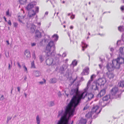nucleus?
<instances>
[{"mask_svg": "<svg viewBox=\"0 0 124 124\" xmlns=\"http://www.w3.org/2000/svg\"><path fill=\"white\" fill-rule=\"evenodd\" d=\"M17 89L19 93H20V88L19 87H17Z\"/></svg>", "mask_w": 124, "mask_h": 124, "instance_id": "3c124183", "label": "nucleus"}, {"mask_svg": "<svg viewBox=\"0 0 124 124\" xmlns=\"http://www.w3.org/2000/svg\"><path fill=\"white\" fill-rule=\"evenodd\" d=\"M49 39H42L41 41H40L39 43L38 44V46H41L43 45V42H44L45 43H46L48 42Z\"/></svg>", "mask_w": 124, "mask_h": 124, "instance_id": "2eb2a0df", "label": "nucleus"}, {"mask_svg": "<svg viewBox=\"0 0 124 124\" xmlns=\"http://www.w3.org/2000/svg\"><path fill=\"white\" fill-rule=\"evenodd\" d=\"M70 18L72 19H74L75 17V15L72 14V16L70 17Z\"/></svg>", "mask_w": 124, "mask_h": 124, "instance_id": "49530a36", "label": "nucleus"}, {"mask_svg": "<svg viewBox=\"0 0 124 124\" xmlns=\"http://www.w3.org/2000/svg\"><path fill=\"white\" fill-rule=\"evenodd\" d=\"M99 67L100 68V69H101V68H102V66L101 65V64H99Z\"/></svg>", "mask_w": 124, "mask_h": 124, "instance_id": "864d4df0", "label": "nucleus"}, {"mask_svg": "<svg viewBox=\"0 0 124 124\" xmlns=\"http://www.w3.org/2000/svg\"><path fill=\"white\" fill-rule=\"evenodd\" d=\"M43 80H44V82H43V81H41V82H39V83L40 84H43L44 83H45L46 82V80L45 79H43Z\"/></svg>", "mask_w": 124, "mask_h": 124, "instance_id": "a19ab883", "label": "nucleus"}, {"mask_svg": "<svg viewBox=\"0 0 124 124\" xmlns=\"http://www.w3.org/2000/svg\"><path fill=\"white\" fill-rule=\"evenodd\" d=\"M67 33V34H68V35L70 37V33H69V32H68Z\"/></svg>", "mask_w": 124, "mask_h": 124, "instance_id": "bf43d9fd", "label": "nucleus"}, {"mask_svg": "<svg viewBox=\"0 0 124 124\" xmlns=\"http://www.w3.org/2000/svg\"><path fill=\"white\" fill-rule=\"evenodd\" d=\"M106 93V89H103L101 90L100 93L97 95V97H101L104 95Z\"/></svg>", "mask_w": 124, "mask_h": 124, "instance_id": "ddd939ff", "label": "nucleus"}, {"mask_svg": "<svg viewBox=\"0 0 124 124\" xmlns=\"http://www.w3.org/2000/svg\"><path fill=\"white\" fill-rule=\"evenodd\" d=\"M32 56L33 58L34 59H36V57L35 56V54L34 52L32 54Z\"/></svg>", "mask_w": 124, "mask_h": 124, "instance_id": "58836bf2", "label": "nucleus"}, {"mask_svg": "<svg viewBox=\"0 0 124 124\" xmlns=\"http://www.w3.org/2000/svg\"><path fill=\"white\" fill-rule=\"evenodd\" d=\"M13 24L15 27H17L18 25V24L17 23L14 22L13 23Z\"/></svg>", "mask_w": 124, "mask_h": 124, "instance_id": "c9c22d12", "label": "nucleus"}, {"mask_svg": "<svg viewBox=\"0 0 124 124\" xmlns=\"http://www.w3.org/2000/svg\"><path fill=\"white\" fill-rule=\"evenodd\" d=\"M34 74L36 77H39L41 75V73L38 71H36L34 72Z\"/></svg>", "mask_w": 124, "mask_h": 124, "instance_id": "5701e85b", "label": "nucleus"}, {"mask_svg": "<svg viewBox=\"0 0 124 124\" xmlns=\"http://www.w3.org/2000/svg\"><path fill=\"white\" fill-rule=\"evenodd\" d=\"M108 77L110 79H113L115 76L114 74L112 73H109L108 74Z\"/></svg>", "mask_w": 124, "mask_h": 124, "instance_id": "6ab92c4d", "label": "nucleus"}, {"mask_svg": "<svg viewBox=\"0 0 124 124\" xmlns=\"http://www.w3.org/2000/svg\"><path fill=\"white\" fill-rule=\"evenodd\" d=\"M12 66H10V64L9 63L8 64V69L9 70H10L11 69V68L12 67Z\"/></svg>", "mask_w": 124, "mask_h": 124, "instance_id": "09e8293b", "label": "nucleus"}, {"mask_svg": "<svg viewBox=\"0 0 124 124\" xmlns=\"http://www.w3.org/2000/svg\"><path fill=\"white\" fill-rule=\"evenodd\" d=\"M106 82V80L104 78H100L97 81V83L99 85H104Z\"/></svg>", "mask_w": 124, "mask_h": 124, "instance_id": "1a4fd4ad", "label": "nucleus"}, {"mask_svg": "<svg viewBox=\"0 0 124 124\" xmlns=\"http://www.w3.org/2000/svg\"><path fill=\"white\" fill-rule=\"evenodd\" d=\"M82 50L83 51H84L85 50V48H86L87 46V45L86 43H85L84 42H82Z\"/></svg>", "mask_w": 124, "mask_h": 124, "instance_id": "b1692460", "label": "nucleus"}, {"mask_svg": "<svg viewBox=\"0 0 124 124\" xmlns=\"http://www.w3.org/2000/svg\"><path fill=\"white\" fill-rule=\"evenodd\" d=\"M77 61L76 60H74L72 62L71 64L74 66H75L77 65Z\"/></svg>", "mask_w": 124, "mask_h": 124, "instance_id": "2f4dec72", "label": "nucleus"}, {"mask_svg": "<svg viewBox=\"0 0 124 124\" xmlns=\"http://www.w3.org/2000/svg\"><path fill=\"white\" fill-rule=\"evenodd\" d=\"M27 79V77L25 76H24V80L25 81H26V79Z\"/></svg>", "mask_w": 124, "mask_h": 124, "instance_id": "603ef678", "label": "nucleus"}, {"mask_svg": "<svg viewBox=\"0 0 124 124\" xmlns=\"http://www.w3.org/2000/svg\"><path fill=\"white\" fill-rule=\"evenodd\" d=\"M5 99V98L4 95L0 94V101H3Z\"/></svg>", "mask_w": 124, "mask_h": 124, "instance_id": "c85d7f7f", "label": "nucleus"}, {"mask_svg": "<svg viewBox=\"0 0 124 124\" xmlns=\"http://www.w3.org/2000/svg\"><path fill=\"white\" fill-rule=\"evenodd\" d=\"M93 114L91 111L90 112H88L85 116L87 118H89L91 117L92 115Z\"/></svg>", "mask_w": 124, "mask_h": 124, "instance_id": "393cba45", "label": "nucleus"}, {"mask_svg": "<svg viewBox=\"0 0 124 124\" xmlns=\"http://www.w3.org/2000/svg\"><path fill=\"white\" fill-rule=\"evenodd\" d=\"M8 24L10 25L11 26V21L10 20H9L8 22Z\"/></svg>", "mask_w": 124, "mask_h": 124, "instance_id": "a18cd8bd", "label": "nucleus"}, {"mask_svg": "<svg viewBox=\"0 0 124 124\" xmlns=\"http://www.w3.org/2000/svg\"><path fill=\"white\" fill-rule=\"evenodd\" d=\"M18 19L19 22L21 23H22L23 24H24V23L22 22L21 19H23L24 18L25 16V15L24 14V15H22L20 14V13H19L18 14Z\"/></svg>", "mask_w": 124, "mask_h": 124, "instance_id": "9d476101", "label": "nucleus"}, {"mask_svg": "<svg viewBox=\"0 0 124 124\" xmlns=\"http://www.w3.org/2000/svg\"><path fill=\"white\" fill-rule=\"evenodd\" d=\"M31 68H35L34 61L31 63Z\"/></svg>", "mask_w": 124, "mask_h": 124, "instance_id": "473e14b6", "label": "nucleus"}, {"mask_svg": "<svg viewBox=\"0 0 124 124\" xmlns=\"http://www.w3.org/2000/svg\"><path fill=\"white\" fill-rule=\"evenodd\" d=\"M4 19H5V21L6 22H7V20H6V18L5 17H4Z\"/></svg>", "mask_w": 124, "mask_h": 124, "instance_id": "052dcab7", "label": "nucleus"}, {"mask_svg": "<svg viewBox=\"0 0 124 124\" xmlns=\"http://www.w3.org/2000/svg\"><path fill=\"white\" fill-rule=\"evenodd\" d=\"M110 96L109 95H106L104 97L102 100H101L99 102V105L102 107H104L105 105L104 106L103 104L104 103V101H106L108 100L110 98Z\"/></svg>", "mask_w": 124, "mask_h": 124, "instance_id": "0eeeda50", "label": "nucleus"}, {"mask_svg": "<svg viewBox=\"0 0 124 124\" xmlns=\"http://www.w3.org/2000/svg\"><path fill=\"white\" fill-rule=\"evenodd\" d=\"M71 15V13H69L68 14V15L69 16H70Z\"/></svg>", "mask_w": 124, "mask_h": 124, "instance_id": "774afa93", "label": "nucleus"}, {"mask_svg": "<svg viewBox=\"0 0 124 124\" xmlns=\"http://www.w3.org/2000/svg\"><path fill=\"white\" fill-rule=\"evenodd\" d=\"M61 55L60 54H58L56 55V57L58 58H59V57L61 56Z\"/></svg>", "mask_w": 124, "mask_h": 124, "instance_id": "de8ad7c7", "label": "nucleus"}, {"mask_svg": "<svg viewBox=\"0 0 124 124\" xmlns=\"http://www.w3.org/2000/svg\"><path fill=\"white\" fill-rule=\"evenodd\" d=\"M6 15H9V12L8 10V11L6 12Z\"/></svg>", "mask_w": 124, "mask_h": 124, "instance_id": "8fccbe9b", "label": "nucleus"}, {"mask_svg": "<svg viewBox=\"0 0 124 124\" xmlns=\"http://www.w3.org/2000/svg\"><path fill=\"white\" fill-rule=\"evenodd\" d=\"M52 38L54 41H56L58 39V36L57 34H54L52 36Z\"/></svg>", "mask_w": 124, "mask_h": 124, "instance_id": "4be33fe9", "label": "nucleus"}, {"mask_svg": "<svg viewBox=\"0 0 124 124\" xmlns=\"http://www.w3.org/2000/svg\"><path fill=\"white\" fill-rule=\"evenodd\" d=\"M94 95L92 93H89L87 95L88 100L90 101L94 97Z\"/></svg>", "mask_w": 124, "mask_h": 124, "instance_id": "f3484780", "label": "nucleus"}, {"mask_svg": "<svg viewBox=\"0 0 124 124\" xmlns=\"http://www.w3.org/2000/svg\"><path fill=\"white\" fill-rule=\"evenodd\" d=\"M99 107L96 105L94 106L92 109L91 112H92L94 114L93 118H95L97 117V115L98 114L101 112V109H100L98 112L97 111L99 110Z\"/></svg>", "mask_w": 124, "mask_h": 124, "instance_id": "20e7f679", "label": "nucleus"}, {"mask_svg": "<svg viewBox=\"0 0 124 124\" xmlns=\"http://www.w3.org/2000/svg\"><path fill=\"white\" fill-rule=\"evenodd\" d=\"M118 57L124 60V47H120L119 52V57Z\"/></svg>", "mask_w": 124, "mask_h": 124, "instance_id": "6e6552de", "label": "nucleus"}, {"mask_svg": "<svg viewBox=\"0 0 124 124\" xmlns=\"http://www.w3.org/2000/svg\"><path fill=\"white\" fill-rule=\"evenodd\" d=\"M36 5V3L35 1L31 2L28 4L26 7L27 9L29 11L28 16L30 18H33L36 13L39 12V7H38L35 8V11L34 9L31 10Z\"/></svg>", "mask_w": 124, "mask_h": 124, "instance_id": "7ed1b4c3", "label": "nucleus"}, {"mask_svg": "<svg viewBox=\"0 0 124 124\" xmlns=\"http://www.w3.org/2000/svg\"><path fill=\"white\" fill-rule=\"evenodd\" d=\"M31 26L30 28L31 29V32H34L36 29V26L34 24H31Z\"/></svg>", "mask_w": 124, "mask_h": 124, "instance_id": "a211bd4d", "label": "nucleus"}, {"mask_svg": "<svg viewBox=\"0 0 124 124\" xmlns=\"http://www.w3.org/2000/svg\"><path fill=\"white\" fill-rule=\"evenodd\" d=\"M11 93L12 94V91L13 90V88H11Z\"/></svg>", "mask_w": 124, "mask_h": 124, "instance_id": "e2e57ef3", "label": "nucleus"}, {"mask_svg": "<svg viewBox=\"0 0 124 124\" xmlns=\"http://www.w3.org/2000/svg\"><path fill=\"white\" fill-rule=\"evenodd\" d=\"M122 40L124 42V38H123L122 37Z\"/></svg>", "mask_w": 124, "mask_h": 124, "instance_id": "69168bd1", "label": "nucleus"}, {"mask_svg": "<svg viewBox=\"0 0 124 124\" xmlns=\"http://www.w3.org/2000/svg\"><path fill=\"white\" fill-rule=\"evenodd\" d=\"M55 49L54 42L52 41H50L46 47V50L47 51L46 54L48 56H50L48 58H46V63L47 65H51L54 63L53 59L51 56H53L55 55Z\"/></svg>", "mask_w": 124, "mask_h": 124, "instance_id": "f257e3e1", "label": "nucleus"}, {"mask_svg": "<svg viewBox=\"0 0 124 124\" xmlns=\"http://www.w3.org/2000/svg\"><path fill=\"white\" fill-rule=\"evenodd\" d=\"M36 45V43H31V46H35Z\"/></svg>", "mask_w": 124, "mask_h": 124, "instance_id": "ea45409f", "label": "nucleus"}, {"mask_svg": "<svg viewBox=\"0 0 124 124\" xmlns=\"http://www.w3.org/2000/svg\"><path fill=\"white\" fill-rule=\"evenodd\" d=\"M58 96L60 97L62 95L61 93L60 92V91H59L58 93Z\"/></svg>", "mask_w": 124, "mask_h": 124, "instance_id": "c03bdc74", "label": "nucleus"}, {"mask_svg": "<svg viewBox=\"0 0 124 124\" xmlns=\"http://www.w3.org/2000/svg\"><path fill=\"white\" fill-rule=\"evenodd\" d=\"M89 72V67H86L83 70L81 74L82 75H87Z\"/></svg>", "mask_w": 124, "mask_h": 124, "instance_id": "9b49d317", "label": "nucleus"}, {"mask_svg": "<svg viewBox=\"0 0 124 124\" xmlns=\"http://www.w3.org/2000/svg\"><path fill=\"white\" fill-rule=\"evenodd\" d=\"M21 12H22L24 14V11L23 10H22Z\"/></svg>", "mask_w": 124, "mask_h": 124, "instance_id": "338daca9", "label": "nucleus"}, {"mask_svg": "<svg viewBox=\"0 0 124 124\" xmlns=\"http://www.w3.org/2000/svg\"><path fill=\"white\" fill-rule=\"evenodd\" d=\"M99 85L97 83H96L94 85H93L92 87L91 88L92 89L93 91L99 92L98 86Z\"/></svg>", "mask_w": 124, "mask_h": 124, "instance_id": "f8f14e48", "label": "nucleus"}, {"mask_svg": "<svg viewBox=\"0 0 124 124\" xmlns=\"http://www.w3.org/2000/svg\"><path fill=\"white\" fill-rule=\"evenodd\" d=\"M17 65H18V67H19V68H21V65H20V63L19 62H17Z\"/></svg>", "mask_w": 124, "mask_h": 124, "instance_id": "37998d69", "label": "nucleus"}, {"mask_svg": "<svg viewBox=\"0 0 124 124\" xmlns=\"http://www.w3.org/2000/svg\"><path fill=\"white\" fill-rule=\"evenodd\" d=\"M89 107L87 106V105H86L84 108H83V110H86Z\"/></svg>", "mask_w": 124, "mask_h": 124, "instance_id": "4c0bfd02", "label": "nucleus"}, {"mask_svg": "<svg viewBox=\"0 0 124 124\" xmlns=\"http://www.w3.org/2000/svg\"><path fill=\"white\" fill-rule=\"evenodd\" d=\"M118 89L116 87H114L111 90V93L112 95L115 96L116 98H120V95L119 93H118Z\"/></svg>", "mask_w": 124, "mask_h": 124, "instance_id": "39448f33", "label": "nucleus"}, {"mask_svg": "<svg viewBox=\"0 0 124 124\" xmlns=\"http://www.w3.org/2000/svg\"><path fill=\"white\" fill-rule=\"evenodd\" d=\"M36 120L37 123V124H40L41 120L39 117V115H38L36 117Z\"/></svg>", "mask_w": 124, "mask_h": 124, "instance_id": "bb28decb", "label": "nucleus"}, {"mask_svg": "<svg viewBox=\"0 0 124 124\" xmlns=\"http://www.w3.org/2000/svg\"><path fill=\"white\" fill-rule=\"evenodd\" d=\"M118 29L119 31L121 32H122L124 31V27L123 26H119L118 27Z\"/></svg>", "mask_w": 124, "mask_h": 124, "instance_id": "cd10ccee", "label": "nucleus"}, {"mask_svg": "<svg viewBox=\"0 0 124 124\" xmlns=\"http://www.w3.org/2000/svg\"><path fill=\"white\" fill-rule=\"evenodd\" d=\"M114 50V49L113 48H111V49H110V50L111 51H113Z\"/></svg>", "mask_w": 124, "mask_h": 124, "instance_id": "680f3d73", "label": "nucleus"}, {"mask_svg": "<svg viewBox=\"0 0 124 124\" xmlns=\"http://www.w3.org/2000/svg\"><path fill=\"white\" fill-rule=\"evenodd\" d=\"M23 67L24 69V71H27V69L25 66V64H24V66Z\"/></svg>", "mask_w": 124, "mask_h": 124, "instance_id": "e433bc0d", "label": "nucleus"}, {"mask_svg": "<svg viewBox=\"0 0 124 124\" xmlns=\"http://www.w3.org/2000/svg\"><path fill=\"white\" fill-rule=\"evenodd\" d=\"M39 59L40 62H42L44 60V58L42 56H40L39 57Z\"/></svg>", "mask_w": 124, "mask_h": 124, "instance_id": "72a5a7b5", "label": "nucleus"}, {"mask_svg": "<svg viewBox=\"0 0 124 124\" xmlns=\"http://www.w3.org/2000/svg\"><path fill=\"white\" fill-rule=\"evenodd\" d=\"M57 80L55 78H51L49 80V82L51 83H54L56 82Z\"/></svg>", "mask_w": 124, "mask_h": 124, "instance_id": "a878e982", "label": "nucleus"}, {"mask_svg": "<svg viewBox=\"0 0 124 124\" xmlns=\"http://www.w3.org/2000/svg\"><path fill=\"white\" fill-rule=\"evenodd\" d=\"M35 36L36 39L40 38L41 37V33L38 30H37L35 31Z\"/></svg>", "mask_w": 124, "mask_h": 124, "instance_id": "4468645a", "label": "nucleus"}, {"mask_svg": "<svg viewBox=\"0 0 124 124\" xmlns=\"http://www.w3.org/2000/svg\"><path fill=\"white\" fill-rule=\"evenodd\" d=\"M95 75L94 74L92 75L90 79L89 80L87 83V86L86 88L84 89V92H86L87 93V91L88 88L90 86L93 80V79L95 77Z\"/></svg>", "mask_w": 124, "mask_h": 124, "instance_id": "423d86ee", "label": "nucleus"}, {"mask_svg": "<svg viewBox=\"0 0 124 124\" xmlns=\"http://www.w3.org/2000/svg\"><path fill=\"white\" fill-rule=\"evenodd\" d=\"M67 54L66 52L63 53L62 54V56L64 57L66 56Z\"/></svg>", "mask_w": 124, "mask_h": 124, "instance_id": "79ce46f5", "label": "nucleus"}, {"mask_svg": "<svg viewBox=\"0 0 124 124\" xmlns=\"http://www.w3.org/2000/svg\"><path fill=\"white\" fill-rule=\"evenodd\" d=\"M50 106H52L54 105L55 104L54 102L53 101H51L50 102Z\"/></svg>", "mask_w": 124, "mask_h": 124, "instance_id": "f704fd0d", "label": "nucleus"}, {"mask_svg": "<svg viewBox=\"0 0 124 124\" xmlns=\"http://www.w3.org/2000/svg\"><path fill=\"white\" fill-rule=\"evenodd\" d=\"M70 29H73V27L72 26H70Z\"/></svg>", "mask_w": 124, "mask_h": 124, "instance_id": "13d9d810", "label": "nucleus"}, {"mask_svg": "<svg viewBox=\"0 0 124 124\" xmlns=\"http://www.w3.org/2000/svg\"><path fill=\"white\" fill-rule=\"evenodd\" d=\"M48 14V12L46 11V12L45 14V15H47Z\"/></svg>", "mask_w": 124, "mask_h": 124, "instance_id": "4d7b16f0", "label": "nucleus"}, {"mask_svg": "<svg viewBox=\"0 0 124 124\" xmlns=\"http://www.w3.org/2000/svg\"><path fill=\"white\" fill-rule=\"evenodd\" d=\"M24 56L27 58H29L31 57L30 53L28 50H26L24 53Z\"/></svg>", "mask_w": 124, "mask_h": 124, "instance_id": "dca6fc26", "label": "nucleus"}, {"mask_svg": "<svg viewBox=\"0 0 124 124\" xmlns=\"http://www.w3.org/2000/svg\"><path fill=\"white\" fill-rule=\"evenodd\" d=\"M6 42H7L8 45H9V41L8 40H7L6 41Z\"/></svg>", "mask_w": 124, "mask_h": 124, "instance_id": "6e6d98bb", "label": "nucleus"}, {"mask_svg": "<svg viewBox=\"0 0 124 124\" xmlns=\"http://www.w3.org/2000/svg\"><path fill=\"white\" fill-rule=\"evenodd\" d=\"M19 1L21 4H24L27 2V0H19Z\"/></svg>", "mask_w": 124, "mask_h": 124, "instance_id": "7c9ffc66", "label": "nucleus"}, {"mask_svg": "<svg viewBox=\"0 0 124 124\" xmlns=\"http://www.w3.org/2000/svg\"><path fill=\"white\" fill-rule=\"evenodd\" d=\"M117 86L118 87H123L124 86V81H120L119 82Z\"/></svg>", "mask_w": 124, "mask_h": 124, "instance_id": "aec40b11", "label": "nucleus"}, {"mask_svg": "<svg viewBox=\"0 0 124 124\" xmlns=\"http://www.w3.org/2000/svg\"><path fill=\"white\" fill-rule=\"evenodd\" d=\"M120 42V40H119L117 41V43H116V44L117 45H118V43Z\"/></svg>", "mask_w": 124, "mask_h": 124, "instance_id": "5fc2aeb1", "label": "nucleus"}, {"mask_svg": "<svg viewBox=\"0 0 124 124\" xmlns=\"http://www.w3.org/2000/svg\"><path fill=\"white\" fill-rule=\"evenodd\" d=\"M87 121L86 119L81 118L79 121V124H85Z\"/></svg>", "mask_w": 124, "mask_h": 124, "instance_id": "412c9836", "label": "nucleus"}, {"mask_svg": "<svg viewBox=\"0 0 124 124\" xmlns=\"http://www.w3.org/2000/svg\"><path fill=\"white\" fill-rule=\"evenodd\" d=\"M12 117V116H8L7 117L6 121L7 124H8V123L9 121L11 119Z\"/></svg>", "mask_w": 124, "mask_h": 124, "instance_id": "c756f323", "label": "nucleus"}, {"mask_svg": "<svg viewBox=\"0 0 124 124\" xmlns=\"http://www.w3.org/2000/svg\"><path fill=\"white\" fill-rule=\"evenodd\" d=\"M24 95H25V97L26 98V97H27V94H26V93H24Z\"/></svg>", "mask_w": 124, "mask_h": 124, "instance_id": "0e129e2a", "label": "nucleus"}, {"mask_svg": "<svg viewBox=\"0 0 124 124\" xmlns=\"http://www.w3.org/2000/svg\"><path fill=\"white\" fill-rule=\"evenodd\" d=\"M124 63V60L118 57L112 61V64L108 63L107 66V68L109 71H111L115 69H119L121 65Z\"/></svg>", "mask_w": 124, "mask_h": 124, "instance_id": "f03ea898", "label": "nucleus"}]
</instances>
